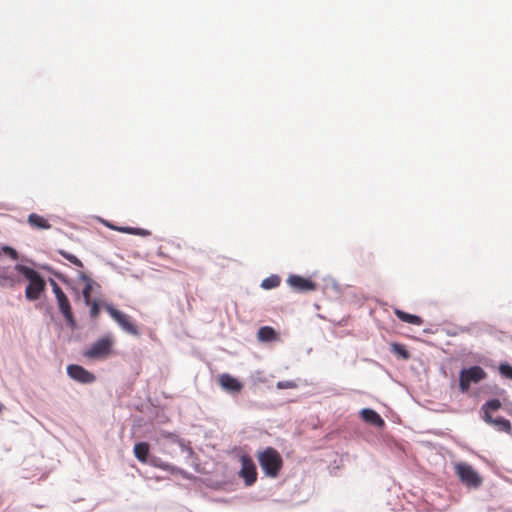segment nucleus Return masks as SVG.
<instances>
[{"label": "nucleus", "mask_w": 512, "mask_h": 512, "mask_svg": "<svg viewBox=\"0 0 512 512\" xmlns=\"http://www.w3.org/2000/svg\"><path fill=\"white\" fill-rule=\"evenodd\" d=\"M14 269L29 281L25 289L26 299L29 301L39 299L46 286L45 280L41 274L33 268L22 264H16Z\"/></svg>", "instance_id": "nucleus-1"}, {"label": "nucleus", "mask_w": 512, "mask_h": 512, "mask_svg": "<svg viewBox=\"0 0 512 512\" xmlns=\"http://www.w3.org/2000/svg\"><path fill=\"white\" fill-rule=\"evenodd\" d=\"M258 461L265 475L272 478L278 476L283 464L280 454L272 447H267L264 451L260 452L258 455Z\"/></svg>", "instance_id": "nucleus-2"}, {"label": "nucleus", "mask_w": 512, "mask_h": 512, "mask_svg": "<svg viewBox=\"0 0 512 512\" xmlns=\"http://www.w3.org/2000/svg\"><path fill=\"white\" fill-rule=\"evenodd\" d=\"M486 371L479 365L462 368L459 372V390L468 393L472 385H476L486 379Z\"/></svg>", "instance_id": "nucleus-3"}, {"label": "nucleus", "mask_w": 512, "mask_h": 512, "mask_svg": "<svg viewBox=\"0 0 512 512\" xmlns=\"http://www.w3.org/2000/svg\"><path fill=\"white\" fill-rule=\"evenodd\" d=\"M455 473L460 482L469 489H478L483 483L481 475L466 462H460L455 465Z\"/></svg>", "instance_id": "nucleus-4"}, {"label": "nucleus", "mask_w": 512, "mask_h": 512, "mask_svg": "<svg viewBox=\"0 0 512 512\" xmlns=\"http://www.w3.org/2000/svg\"><path fill=\"white\" fill-rule=\"evenodd\" d=\"M107 313L118 324V326L126 333L139 336L140 331L138 327L130 321V317L122 311L116 309L112 304L106 303L104 305Z\"/></svg>", "instance_id": "nucleus-5"}, {"label": "nucleus", "mask_w": 512, "mask_h": 512, "mask_svg": "<svg viewBox=\"0 0 512 512\" xmlns=\"http://www.w3.org/2000/svg\"><path fill=\"white\" fill-rule=\"evenodd\" d=\"M113 337L108 334L96 340L84 353L90 359H100L107 357L113 347Z\"/></svg>", "instance_id": "nucleus-6"}, {"label": "nucleus", "mask_w": 512, "mask_h": 512, "mask_svg": "<svg viewBox=\"0 0 512 512\" xmlns=\"http://www.w3.org/2000/svg\"><path fill=\"white\" fill-rule=\"evenodd\" d=\"M240 476L244 479L246 486L253 485L257 480V470L255 463L247 455H243L241 457Z\"/></svg>", "instance_id": "nucleus-7"}, {"label": "nucleus", "mask_w": 512, "mask_h": 512, "mask_svg": "<svg viewBox=\"0 0 512 512\" xmlns=\"http://www.w3.org/2000/svg\"><path fill=\"white\" fill-rule=\"evenodd\" d=\"M67 374L71 379L81 384H90L95 381V375L78 364L68 365Z\"/></svg>", "instance_id": "nucleus-8"}, {"label": "nucleus", "mask_w": 512, "mask_h": 512, "mask_svg": "<svg viewBox=\"0 0 512 512\" xmlns=\"http://www.w3.org/2000/svg\"><path fill=\"white\" fill-rule=\"evenodd\" d=\"M287 283L294 291L299 293L314 291L316 289L315 282L295 274H292L288 277Z\"/></svg>", "instance_id": "nucleus-9"}, {"label": "nucleus", "mask_w": 512, "mask_h": 512, "mask_svg": "<svg viewBox=\"0 0 512 512\" xmlns=\"http://www.w3.org/2000/svg\"><path fill=\"white\" fill-rule=\"evenodd\" d=\"M56 302H57L59 311L62 314L67 326L70 327L72 330L76 329L77 322L74 317L72 307H71V304H70V301H69L67 295L65 294L64 296L56 299Z\"/></svg>", "instance_id": "nucleus-10"}, {"label": "nucleus", "mask_w": 512, "mask_h": 512, "mask_svg": "<svg viewBox=\"0 0 512 512\" xmlns=\"http://www.w3.org/2000/svg\"><path fill=\"white\" fill-rule=\"evenodd\" d=\"M220 386L227 392L238 393L242 389L240 381L228 373H224L219 377Z\"/></svg>", "instance_id": "nucleus-11"}, {"label": "nucleus", "mask_w": 512, "mask_h": 512, "mask_svg": "<svg viewBox=\"0 0 512 512\" xmlns=\"http://www.w3.org/2000/svg\"><path fill=\"white\" fill-rule=\"evenodd\" d=\"M360 416L366 423L373 425L376 428H383L385 426V421L382 417L371 408H363L360 410Z\"/></svg>", "instance_id": "nucleus-12"}, {"label": "nucleus", "mask_w": 512, "mask_h": 512, "mask_svg": "<svg viewBox=\"0 0 512 512\" xmlns=\"http://www.w3.org/2000/svg\"><path fill=\"white\" fill-rule=\"evenodd\" d=\"M77 277L79 280L85 283V286L82 289V297L84 304H89L91 300V292L94 289V285H97L98 288L100 287V285L96 281L92 280L91 277L86 275L84 272H79Z\"/></svg>", "instance_id": "nucleus-13"}, {"label": "nucleus", "mask_w": 512, "mask_h": 512, "mask_svg": "<svg viewBox=\"0 0 512 512\" xmlns=\"http://www.w3.org/2000/svg\"><path fill=\"white\" fill-rule=\"evenodd\" d=\"M483 420L488 424L494 425L500 432H511V422L504 417L499 416L494 418L491 413L486 412V416H483Z\"/></svg>", "instance_id": "nucleus-14"}, {"label": "nucleus", "mask_w": 512, "mask_h": 512, "mask_svg": "<svg viewBox=\"0 0 512 512\" xmlns=\"http://www.w3.org/2000/svg\"><path fill=\"white\" fill-rule=\"evenodd\" d=\"M148 464L152 467L160 468V469L167 471L171 474H180L183 472V470L181 468H178L166 461H163L160 457H157V456H151L149 458Z\"/></svg>", "instance_id": "nucleus-15"}, {"label": "nucleus", "mask_w": 512, "mask_h": 512, "mask_svg": "<svg viewBox=\"0 0 512 512\" xmlns=\"http://www.w3.org/2000/svg\"><path fill=\"white\" fill-rule=\"evenodd\" d=\"M135 457L142 463L149 462V458L152 455H149V444L147 442H138L134 445L133 448Z\"/></svg>", "instance_id": "nucleus-16"}, {"label": "nucleus", "mask_w": 512, "mask_h": 512, "mask_svg": "<svg viewBox=\"0 0 512 512\" xmlns=\"http://www.w3.org/2000/svg\"><path fill=\"white\" fill-rule=\"evenodd\" d=\"M394 313L398 319H400L401 321H403L405 323L417 325V326H420L423 323V320L420 316L414 315V314H409V313H407L403 310H400L398 308H396L394 310Z\"/></svg>", "instance_id": "nucleus-17"}, {"label": "nucleus", "mask_w": 512, "mask_h": 512, "mask_svg": "<svg viewBox=\"0 0 512 512\" xmlns=\"http://www.w3.org/2000/svg\"><path fill=\"white\" fill-rule=\"evenodd\" d=\"M28 223L32 226V227H35V228H38V229H49L51 227V225L48 223V221L46 219H44L42 216L36 214V213H31L29 216H28Z\"/></svg>", "instance_id": "nucleus-18"}, {"label": "nucleus", "mask_w": 512, "mask_h": 512, "mask_svg": "<svg viewBox=\"0 0 512 512\" xmlns=\"http://www.w3.org/2000/svg\"><path fill=\"white\" fill-rule=\"evenodd\" d=\"M107 226L112 228L113 230H116V231H119L122 233L131 234V235L149 236L151 234L150 231L143 229V228H136V227H129V226L115 227V226H112L109 224H107Z\"/></svg>", "instance_id": "nucleus-19"}, {"label": "nucleus", "mask_w": 512, "mask_h": 512, "mask_svg": "<svg viewBox=\"0 0 512 512\" xmlns=\"http://www.w3.org/2000/svg\"><path fill=\"white\" fill-rule=\"evenodd\" d=\"M257 335L258 339L262 342H271L277 338L276 331L270 326L261 327Z\"/></svg>", "instance_id": "nucleus-20"}, {"label": "nucleus", "mask_w": 512, "mask_h": 512, "mask_svg": "<svg viewBox=\"0 0 512 512\" xmlns=\"http://www.w3.org/2000/svg\"><path fill=\"white\" fill-rule=\"evenodd\" d=\"M390 351L395 354L398 358L403 360H408L410 358V353L406 349V347L397 342H393L390 344Z\"/></svg>", "instance_id": "nucleus-21"}, {"label": "nucleus", "mask_w": 512, "mask_h": 512, "mask_svg": "<svg viewBox=\"0 0 512 512\" xmlns=\"http://www.w3.org/2000/svg\"><path fill=\"white\" fill-rule=\"evenodd\" d=\"M280 282L281 278L276 274H272L269 277L265 278L260 286L265 290H270L278 287L280 285Z\"/></svg>", "instance_id": "nucleus-22"}, {"label": "nucleus", "mask_w": 512, "mask_h": 512, "mask_svg": "<svg viewBox=\"0 0 512 512\" xmlns=\"http://www.w3.org/2000/svg\"><path fill=\"white\" fill-rule=\"evenodd\" d=\"M501 408V402L497 398L490 399L486 401L482 407L481 410L483 411V416H486V412L490 413L491 411H497Z\"/></svg>", "instance_id": "nucleus-23"}, {"label": "nucleus", "mask_w": 512, "mask_h": 512, "mask_svg": "<svg viewBox=\"0 0 512 512\" xmlns=\"http://www.w3.org/2000/svg\"><path fill=\"white\" fill-rule=\"evenodd\" d=\"M58 253L61 256H63L65 259H67L70 263L74 264L75 266H77L79 268L83 267L82 261L75 255H73L65 250H58Z\"/></svg>", "instance_id": "nucleus-24"}, {"label": "nucleus", "mask_w": 512, "mask_h": 512, "mask_svg": "<svg viewBox=\"0 0 512 512\" xmlns=\"http://www.w3.org/2000/svg\"><path fill=\"white\" fill-rule=\"evenodd\" d=\"M15 282L13 275H8L4 268L0 267V286L10 285Z\"/></svg>", "instance_id": "nucleus-25"}, {"label": "nucleus", "mask_w": 512, "mask_h": 512, "mask_svg": "<svg viewBox=\"0 0 512 512\" xmlns=\"http://www.w3.org/2000/svg\"><path fill=\"white\" fill-rule=\"evenodd\" d=\"M499 373L502 377L512 380V365L507 362L499 365Z\"/></svg>", "instance_id": "nucleus-26"}, {"label": "nucleus", "mask_w": 512, "mask_h": 512, "mask_svg": "<svg viewBox=\"0 0 512 512\" xmlns=\"http://www.w3.org/2000/svg\"><path fill=\"white\" fill-rule=\"evenodd\" d=\"M85 305L90 307L89 316L92 319H96L99 316V313H100L99 303L96 300H92L91 299L90 303L89 304H85Z\"/></svg>", "instance_id": "nucleus-27"}, {"label": "nucleus", "mask_w": 512, "mask_h": 512, "mask_svg": "<svg viewBox=\"0 0 512 512\" xmlns=\"http://www.w3.org/2000/svg\"><path fill=\"white\" fill-rule=\"evenodd\" d=\"M1 253L6 254L7 256H9L13 260H17L18 259V252L14 248H12L10 246L3 245L1 247Z\"/></svg>", "instance_id": "nucleus-28"}, {"label": "nucleus", "mask_w": 512, "mask_h": 512, "mask_svg": "<svg viewBox=\"0 0 512 512\" xmlns=\"http://www.w3.org/2000/svg\"><path fill=\"white\" fill-rule=\"evenodd\" d=\"M276 387L278 389H294L297 387V384L292 380H284L278 381Z\"/></svg>", "instance_id": "nucleus-29"}, {"label": "nucleus", "mask_w": 512, "mask_h": 512, "mask_svg": "<svg viewBox=\"0 0 512 512\" xmlns=\"http://www.w3.org/2000/svg\"><path fill=\"white\" fill-rule=\"evenodd\" d=\"M50 285L52 287V291H53L56 299L65 295L64 291L60 288V286L53 279H50Z\"/></svg>", "instance_id": "nucleus-30"}, {"label": "nucleus", "mask_w": 512, "mask_h": 512, "mask_svg": "<svg viewBox=\"0 0 512 512\" xmlns=\"http://www.w3.org/2000/svg\"><path fill=\"white\" fill-rule=\"evenodd\" d=\"M177 445L181 448L182 451H188L190 454L192 453V448L189 445V442L185 441L183 438H176Z\"/></svg>", "instance_id": "nucleus-31"}, {"label": "nucleus", "mask_w": 512, "mask_h": 512, "mask_svg": "<svg viewBox=\"0 0 512 512\" xmlns=\"http://www.w3.org/2000/svg\"><path fill=\"white\" fill-rule=\"evenodd\" d=\"M329 285H331L332 289L335 292H337V293L341 292L340 285L335 279H330L329 282H327V286H329Z\"/></svg>", "instance_id": "nucleus-32"}, {"label": "nucleus", "mask_w": 512, "mask_h": 512, "mask_svg": "<svg viewBox=\"0 0 512 512\" xmlns=\"http://www.w3.org/2000/svg\"><path fill=\"white\" fill-rule=\"evenodd\" d=\"M171 442L173 443H177V440L176 438H180L177 434H174V433H167V436H166Z\"/></svg>", "instance_id": "nucleus-33"}, {"label": "nucleus", "mask_w": 512, "mask_h": 512, "mask_svg": "<svg viewBox=\"0 0 512 512\" xmlns=\"http://www.w3.org/2000/svg\"><path fill=\"white\" fill-rule=\"evenodd\" d=\"M2 408H3V405H2V404H0V411L2 410Z\"/></svg>", "instance_id": "nucleus-34"}]
</instances>
